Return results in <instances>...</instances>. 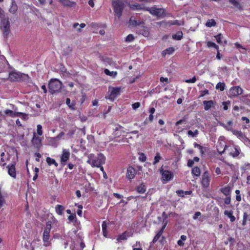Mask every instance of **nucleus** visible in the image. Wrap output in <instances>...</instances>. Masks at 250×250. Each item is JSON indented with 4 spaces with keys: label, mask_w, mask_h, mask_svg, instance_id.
I'll use <instances>...</instances> for the list:
<instances>
[{
    "label": "nucleus",
    "mask_w": 250,
    "mask_h": 250,
    "mask_svg": "<svg viewBox=\"0 0 250 250\" xmlns=\"http://www.w3.org/2000/svg\"><path fill=\"white\" fill-rule=\"evenodd\" d=\"M28 134V129L24 125H22L18 120H17V141L19 142L22 146H26Z\"/></svg>",
    "instance_id": "obj_1"
},
{
    "label": "nucleus",
    "mask_w": 250,
    "mask_h": 250,
    "mask_svg": "<svg viewBox=\"0 0 250 250\" xmlns=\"http://www.w3.org/2000/svg\"><path fill=\"white\" fill-rule=\"evenodd\" d=\"M128 5V2L125 0H113L112 6L115 15L120 18L124 9ZM129 7L131 9H138V5L137 4H128Z\"/></svg>",
    "instance_id": "obj_2"
},
{
    "label": "nucleus",
    "mask_w": 250,
    "mask_h": 250,
    "mask_svg": "<svg viewBox=\"0 0 250 250\" xmlns=\"http://www.w3.org/2000/svg\"><path fill=\"white\" fill-rule=\"evenodd\" d=\"M87 158V163L92 167H100L105 162V156L101 153L98 154L97 156L93 154H89L88 155Z\"/></svg>",
    "instance_id": "obj_3"
},
{
    "label": "nucleus",
    "mask_w": 250,
    "mask_h": 250,
    "mask_svg": "<svg viewBox=\"0 0 250 250\" xmlns=\"http://www.w3.org/2000/svg\"><path fill=\"white\" fill-rule=\"evenodd\" d=\"M62 82L58 80H51L48 84L49 92L52 94L59 92L62 88Z\"/></svg>",
    "instance_id": "obj_4"
},
{
    "label": "nucleus",
    "mask_w": 250,
    "mask_h": 250,
    "mask_svg": "<svg viewBox=\"0 0 250 250\" xmlns=\"http://www.w3.org/2000/svg\"><path fill=\"white\" fill-rule=\"evenodd\" d=\"M51 228V224L49 222L46 223V228L43 233V241L44 243L43 245L47 247L49 245V240L50 238L49 233Z\"/></svg>",
    "instance_id": "obj_5"
},
{
    "label": "nucleus",
    "mask_w": 250,
    "mask_h": 250,
    "mask_svg": "<svg viewBox=\"0 0 250 250\" xmlns=\"http://www.w3.org/2000/svg\"><path fill=\"white\" fill-rule=\"evenodd\" d=\"M121 91V87H112L110 86L108 88V92L110 94L108 97V99L113 101L118 96H119Z\"/></svg>",
    "instance_id": "obj_6"
},
{
    "label": "nucleus",
    "mask_w": 250,
    "mask_h": 250,
    "mask_svg": "<svg viewBox=\"0 0 250 250\" xmlns=\"http://www.w3.org/2000/svg\"><path fill=\"white\" fill-rule=\"evenodd\" d=\"M211 180V176L208 171L203 173L201 179V183L202 186L204 188H207L209 187Z\"/></svg>",
    "instance_id": "obj_7"
},
{
    "label": "nucleus",
    "mask_w": 250,
    "mask_h": 250,
    "mask_svg": "<svg viewBox=\"0 0 250 250\" xmlns=\"http://www.w3.org/2000/svg\"><path fill=\"white\" fill-rule=\"evenodd\" d=\"M1 19L0 28L2 32L3 35L4 36H7L9 32L10 29L9 21L7 19H3V18Z\"/></svg>",
    "instance_id": "obj_8"
},
{
    "label": "nucleus",
    "mask_w": 250,
    "mask_h": 250,
    "mask_svg": "<svg viewBox=\"0 0 250 250\" xmlns=\"http://www.w3.org/2000/svg\"><path fill=\"white\" fill-rule=\"evenodd\" d=\"M42 138L37 136V134L34 133L31 140V144L33 146L38 150H40L42 146Z\"/></svg>",
    "instance_id": "obj_9"
},
{
    "label": "nucleus",
    "mask_w": 250,
    "mask_h": 250,
    "mask_svg": "<svg viewBox=\"0 0 250 250\" xmlns=\"http://www.w3.org/2000/svg\"><path fill=\"white\" fill-rule=\"evenodd\" d=\"M228 150L229 151V154L230 156L233 157H237L239 155L240 152V149L239 148L235 146H225L224 150L220 153H223L225 151Z\"/></svg>",
    "instance_id": "obj_10"
},
{
    "label": "nucleus",
    "mask_w": 250,
    "mask_h": 250,
    "mask_svg": "<svg viewBox=\"0 0 250 250\" xmlns=\"http://www.w3.org/2000/svg\"><path fill=\"white\" fill-rule=\"evenodd\" d=\"M147 10L151 14L157 17H162L164 14V10L163 8L153 7L149 8Z\"/></svg>",
    "instance_id": "obj_11"
},
{
    "label": "nucleus",
    "mask_w": 250,
    "mask_h": 250,
    "mask_svg": "<svg viewBox=\"0 0 250 250\" xmlns=\"http://www.w3.org/2000/svg\"><path fill=\"white\" fill-rule=\"evenodd\" d=\"M70 151L68 149H63L61 156V163L63 166L66 164V162L69 160L70 157Z\"/></svg>",
    "instance_id": "obj_12"
},
{
    "label": "nucleus",
    "mask_w": 250,
    "mask_h": 250,
    "mask_svg": "<svg viewBox=\"0 0 250 250\" xmlns=\"http://www.w3.org/2000/svg\"><path fill=\"white\" fill-rule=\"evenodd\" d=\"M243 90L239 86H234L231 87L229 90V94L231 97H236L241 94Z\"/></svg>",
    "instance_id": "obj_13"
},
{
    "label": "nucleus",
    "mask_w": 250,
    "mask_h": 250,
    "mask_svg": "<svg viewBox=\"0 0 250 250\" xmlns=\"http://www.w3.org/2000/svg\"><path fill=\"white\" fill-rule=\"evenodd\" d=\"M7 67L8 64L5 57L0 56V73L4 71Z\"/></svg>",
    "instance_id": "obj_14"
},
{
    "label": "nucleus",
    "mask_w": 250,
    "mask_h": 250,
    "mask_svg": "<svg viewBox=\"0 0 250 250\" xmlns=\"http://www.w3.org/2000/svg\"><path fill=\"white\" fill-rule=\"evenodd\" d=\"M136 174V170L132 167H129L127 169L126 178L128 179H132Z\"/></svg>",
    "instance_id": "obj_15"
},
{
    "label": "nucleus",
    "mask_w": 250,
    "mask_h": 250,
    "mask_svg": "<svg viewBox=\"0 0 250 250\" xmlns=\"http://www.w3.org/2000/svg\"><path fill=\"white\" fill-rule=\"evenodd\" d=\"M8 174L14 178L16 177L15 164L12 163L7 166Z\"/></svg>",
    "instance_id": "obj_16"
},
{
    "label": "nucleus",
    "mask_w": 250,
    "mask_h": 250,
    "mask_svg": "<svg viewBox=\"0 0 250 250\" xmlns=\"http://www.w3.org/2000/svg\"><path fill=\"white\" fill-rule=\"evenodd\" d=\"M60 2L65 6L69 7H74L76 5V2L70 1L69 0H59Z\"/></svg>",
    "instance_id": "obj_17"
},
{
    "label": "nucleus",
    "mask_w": 250,
    "mask_h": 250,
    "mask_svg": "<svg viewBox=\"0 0 250 250\" xmlns=\"http://www.w3.org/2000/svg\"><path fill=\"white\" fill-rule=\"evenodd\" d=\"M172 175L170 171L165 170L162 173V178L164 180L169 181L172 178Z\"/></svg>",
    "instance_id": "obj_18"
},
{
    "label": "nucleus",
    "mask_w": 250,
    "mask_h": 250,
    "mask_svg": "<svg viewBox=\"0 0 250 250\" xmlns=\"http://www.w3.org/2000/svg\"><path fill=\"white\" fill-rule=\"evenodd\" d=\"M28 79V76L27 74L17 72V81H25Z\"/></svg>",
    "instance_id": "obj_19"
},
{
    "label": "nucleus",
    "mask_w": 250,
    "mask_h": 250,
    "mask_svg": "<svg viewBox=\"0 0 250 250\" xmlns=\"http://www.w3.org/2000/svg\"><path fill=\"white\" fill-rule=\"evenodd\" d=\"M203 104L204 105V109L205 110H208L211 107L214 105V102L210 101H204L203 102Z\"/></svg>",
    "instance_id": "obj_20"
},
{
    "label": "nucleus",
    "mask_w": 250,
    "mask_h": 250,
    "mask_svg": "<svg viewBox=\"0 0 250 250\" xmlns=\"http://www.w3.org/2000/svg\"><path fill=\"white\" fill-rule=\"evenodd\" d=\"M224 214L228 217L230 219V221L231 222H233L235 220V217L233 215V211L231 210L229 211L227 210H225Z\"/></svg>",
    "instance_id": "obj_21"
},
{
    "label": "nucleus",
    "mask_w": 250,
    "mask_h": 250,
    "mask_svg": "<svg viewBox=\"0 0 250 250\" xmlns=\"http://www.w3.org/2000/svg\"><path fill=\"white\" fill-rule=\"evenodd\" d=\"M221 125L229 131H231L233 130L232 129L233 122L231 121H228L226 124H225L223 123L221 124Z\"/></svg>",
    "instance_id": "obj_22"
},
{
    "label": "nucleus",
    "mask_w": 250,
    "mask_h": 250,
    "mask_svg": "<svg viewBox=\"0 0 250 250\" xmlns=\"http://www.w3.org/2000/svg\"><path fill=\"white\" fill-rule=\"evenodd\" d=\"M48 141L49 145H51L55 147H57L58 145V142L57 141L56 138H54V137L48 138Z\"/></svg>",
    "instance_id": "obj_23"
},
{
    "label": "nucleus",
    "mask_w": 250,
    "mask_h": 250,
    "mask_svg": "<svg viewBox=\"0 0 250 250\" xmlns=\"http://www.w3.org/2000/svg\"><path fill=\"white\" fill-rule=\"evenodd\" d=\"M191 173L196 177H199L201 174V169L198 167H194L191 171Z\"/></svg>",
    "instance_id": "obj_24"
},
{
    "label": "nucleus",
    "mask_w": 250,
    "mask_h": 250,
    "mask_svg": "<svg viewBox=\"0 0 250 250\" xmlns=\"http://www.w3.org/2000/svg\"><path fill=\"white\" fill-rule=\"evenodd\" d=\"M230 188L229 186L224 187L221 189V192L226 196H230Z\"/></svg>",
    "instance_id": "obj_25"
},
{
    "label": "nucleus",
    "mask_w": 250,
    "mask_h": 250,
    "mask_svg": "<svg viewBox=\"0 0 250 250\" xmlns=\"http://www.w3.org/2000/svg\"><path fill=\"white\" fill-rule=\"evenodd\" d=\"M229 2L235 7L239 9H241L242 8V5L239 1L237 0H229Z\"/></svg>",
    "instance_id": "obj_26"
},
{
    "label": "nucleus",
    "mask_w": 250,
    "mask_h": 250,
    "mask_svg": "<svg viewBox=\"0 0 250 250\" xmlns=\"http://www.w3.org/2000/svg\"><path fill=\"white\" fill-rule=\"evenodd\" d=\"M247 221H250V213L248 214L245 212L243 214L242 225L245 226Z\"/></svg>",
    "instance_id": "obj_27"
},
{
    "label": "nucleus",
    "mask_w": 250,
    "mask_h": 250,
    "mask_svg": "<svg viewBox=\"0 0 250 250\" xmlns=\"http://www.w3.org/2000/svg\"><path fill=\"white\" fill-rule=\"evenodd\" d=\"M136 190L139 193H144L146 191V187L143 184H142L137 187Z\"/></svg>",
    "instance_id": "obj_28"
},
{
    "label": "nucleus",
    "mask_w": 250,
    "mask_h": 250,
    "mask_svg": "<svg viewBox=\"0 0 250 250\" xmlns=\"http://www.w3.org/2000/svg\"><path fill=\"white\" fill-rule=\"evenodd\" d=\"M105 74L107 75L110 76L112 78H115L117 75V71H110L108 69H105L104 71Z\"/></svg>",
    "instance_id": "obj_29"
},
{
    "label": "nucleus",
    "mask_w": 250,
    "mask_h": 250,
    "mask_svg": "<svg viewBox=\"0 0 250 250\" xmlns=\"http://www.w3.org/2000/svg\"><path fill=\"white\" fill-rule=\"evenodd\" d=\"M183 37V33L181 31L177 32L175 34L172 35L174 40H180Z\"/></svg>",
    "instance_id": "obj_30"
},
{
    "label": "nucleus",
    "mask_w": 250,
    "mask_h": 250,
    "mask_svg": "<svg viewBox=\"0 0 250 250\" xmlns=\"http://www.w3.org/2000/svg\"><path fill=\"white\" fill-rule=\"evenodd\" d=\"M199 134V131L197 129H195L194 131L189 130L188 131V135L193 138L196 137Z\"/></svg>",
    "instance_id": "obj_31"
},
{
    "label": "nucleus",
    "mask_w": 250,
    "mask_h": 250,
    "mask_svg": "<svg viewBox=\"0 0 250 250\" xmlns=\"http://www.w3.org/2000/svg\"><path fill=\"white\" fill-rule=\"evenodd\" d=\"M64 209V207L60 205H57L55 208L56 212L59 215H61L62 214Z\"/></svg>",
    "instance_id": "obj_32"
},
{
    "label": "nucleus",
    "mask_w": 250,
    "mask_h": 250,
    "mask_svg": "<svg viewBox=\"0 0 250 250\" xmlns=\"http://www.w3.org/2000/svg\"><path fill=\"white\" fill-rule=\"evenodd\" d=\"M165 227V225L163 226V227L162 228L161 230L154 237V238L153 240V242H156L159 239V238L160 237V236L162 234V233L163 232V229H164Z\"/></svg>",
    "instance_id": "obj_33"
},
{
    "label": "nucleus",
    "mask_w": 250,
    "mask_h": 250,
    "mask_svg": "<svg viewBox=\"0 0 250 250\" xmlns=\"http://www.w3.org/2000/svg\"><path fill=\"white\" fill-rule=\"evenodd\" d=\"M225 83H218L216 85V89L220 91H223L225 89Z\"/></svg>",
    "instance_id": "obj_34"
},
{
    "label": "nucleus",
    "mask_w": 250,
    "mask_h": 250,
    "mask_svg": "<svg viewBox=\"0 0 250 250\" xmlns=\"http://www.w3.org/2000/svg\"><path fill=\"white\" fill-rule=\"evenodd\" d=\"M206 25L209 27L215 26L216 25V22L213 19L209 20L206 22Z\"/></svg>",
    "instance_id": "obj_35"
},
{
    "label": "nucleus",
    "mask_w": 250,
    "mask_h": 250,
    "mask_svg": "<svg viewBox=\"0 0 250 250\" xmlns=\"http://www.w3.org/2000/svg\"><path fill=\"white\" fill-rule=\"evenodd\" d=\"M162 159V157L160 155V154L158 152L156 153V156L154 157V160L153 162V165H156L157 163H158L160 160Z\"/></svg>",
    "instance_id": "obj_36"
},
{
    "label": "nucleus",
    "mask_w": 250,
    "mask_h": 250,
    "mask_svg": "<svg viewBox=\"0 0 250 250\" xmlns=\"http://www.w3.org/2000/svg\"><path fill=\"white\" fill-rule=\"evenodd\" d=\"M46 162L49 165L54 164L56 167L58 166V163L56 162V161L50 157H47L46 158Z\"/></svg>",
    "instance_id": "obj_37"
},
{
    "label": "nucleus",
    "mask_w": 250,
    "mask_h": 250,
    "mask_svg": "<svg viewBox=\"0 0 250 250\" xmlns=\"http://www.w3.org/2000/svg\"><path fill=\"white\" fill-rule=\"evenodd\" d=\"M187 239V236L185 235H182L180 239L178 241V244L180 246H183L184 245V241Z\"/></svg>",
    "instance_id": "obj_38"
},
{
    "label": "nucleus",
    "mask_w": 250,
    "mask_h": 250,
    "mask_svg": "<svg viewBox=\"0 0 250 250\" xmlns=\"http://www.w3.org/2000/svg\"><path fill=\"white\" fill-rule=\"evenodd\" d=\"M128 237V235L125 233H123L122 235L118 236L117 240L118 241L120 242L122 240H126Z\"/></svg>",
    "instance_id": "obj_39"
},
{
    "label": "nucleus",
    "mask_w": 250,
    "mask_h": 250,
    "mask_svg": "<svg viewBox=\"0 0 250 250\" xmlns=\"http://www.w3.org/2000/svg\"><path fill=\"white\" fill-rule=\"evenodd\" d=\"M129 23L130 25L133 26H136L138 24L137 21L133 17L130 18V19L129 20Z\"/></svg>",
    "instance_id": "obj_40"
},
{
    "label": "nucleus",
    "mask_w": 250,
    "mask_h": 250,
    "mask_svg": "<svg viewBox=\"0 0 250 250\" xmlns=\"http://www.w3.org/2000/svg\"><path fill=\"white\" fill-rule=\"evenodd\" d=\"M174 50L172 47L168 48L163 52V55H165L167 54L169 55L171 54L174 52Z\"/></svg>",
    "instance_id": "obj_41"
},
{
    "label": "nucleus",
    "mask_w": 250,
    "mask_h": 250,
    "mask_svg": "<svg viewBox=\"0 0 250 250\" xmlns=\"http://www.w3.org/2000/svg\"><path fill=\"white\" fill-rule=\"evenodd\" d=\"M37 133L39 136H42L43 134L42 126L41 125H38L37 126Z\"/></svg>",
    "instance_id": "obj_42"
},
{
    "label": "nucleus",
    "mask_w": 250,
    "mask_h": 250,
    "mask_svg": "<svg viewBox=\"0 0 250 250\" xmlns=\"http://www.w3.org/2000/svg\"><path fill=\"white\" fill-rule=\"evenodd\" d=\"M207 46L208 47H214L217 50H218V49H219V47L218 45H217L215 43H214V42H210V41H208L207 42Z\"/></svg>",
    "instance_id": "obj_43"
},
{
    "label": "nucleus",
    "mask_w": 250,
    "mask_h": 250,
    "mask_svg": "<svg viewBox=\"0 0 250 250\" xmlns=\"http://www.w3.org/2000/svg\"><path fill=\"white\" fill-rule=\"evenodd\" d=\"M215 38L216 40L217 43H218L220 44H222L223 42H222V39L223 38V36L221 34L215 36Z\"/></svg>",
    "instance_id": "obj_44"
},
{
    "label": "nucleus",
    "mask_w": 250,
    "mask_h": 250,
    "mask_svg": "<svg viewBox=\"0 0 250 250\" xmlns=\"http://www.w3.org/2000/svg\"><path fill=\"white\" fill-rule=\"evenodd\" d=\"M8 79L11 81H15L16 80V73L13 72L10 73Z\"/></svg>",
    "instance_id": "obj_45"
},
{
    "label": "nucleus",
    "mask_w": 250,
    "mask_h": 250,
    "mask_svg": "<svg viewBox=\"0 0 250 250\" xmlns=\"http://www.w3.org/2000/svg\"><path fill=\"white\" fill-rule=\"evenodd\" d=\"M106 227L107 225L105 222H103L102 224V229L103 231V233L104 236H106Z\"/></svg>",
    "instance_id": "obj_46"
},
{
    "label": "nucleus",
    "mask_w": 250,
    "mask_h": 250,
    "mask_svg": "<svg viewBox=\"0 0 250 250\" xmlns=\"http://www.w3.org/2000/svg\"><path fill=\"white\" fill-rule=\"evenodd\" d=\"M232 132L235 135H236L238 137H242L243 134L241 131L237 130H232Z\"/></svg>",
    "instance_id": "obj_47"
},
{
    "label": "nucleus",
    "mask_w": 250,
    "mask_h": 250,
    "mask_svg": "<svg viewBox=\"0 0 250 250\" xmlns=\"http://www.w3.org/2000/svg\"><path fill=\"white\" fill-rule=\"evenodd\" d=\"M4 113L6 115L11 116V117H13L14 115V113L13 111L11 110H5L4 111Z\"/></svg>",
    "instance_id": "obj_48"
},
{
    "label": "nucleus",
    "mask_w": 250,
    "mask_h": 250,
    "mask_svg": "<svg viewBox=\"0 0 250 250\" xmlns=\"http://www.w3.org/2000/svg\"><path fill=\"white\" fill-rule=\"evenodd\" d=\"M73 27L75 28L77 32H81V28L79 27V24L78 23H74L73 25Z\"/></svg>",
    "instance_id": "obj_49"
},
{
    "label": "nucleus",
    "mask_w": 250,
    "mask_h": 250,
    "mask_svg": "<svg viewBox=\"0 0 250 250\" xmlns=\"http://www.w3.org/2000/svg\"><path fill=\"white\" fill-rule=\"evenodd\" d=\"M17 116H21L24 120H26L27 118V115L26 114L19 112H17Z\"/></svg>",
    "instance_id": "obj_50"
},
{
    "label": "nucleus",
    "mask_w": 250,
    "mask_h": 250,
    "mask_svg": "<svg viewBox=\"0 0 250 250\" xmlns=\"http://www.w3.org/2000/svg\"><path fill=\"white\" fill-rule=\"evenodd\" d=\"M9 11L13 14L16 12V5L14 3V2H12V5L9 9Z\"/></svg>",
    "instance_id": "obj_51"
},
{
    "label": "nucleus",
    "mask_w": 250,
    "mask_h": 250,
    "mask_svg": "<svg viewBox=\"0 0 250 250\" xmlns=\"http://www.w3.org/2000/svg\"><path fill=\"white\" fill-rule=\"evenodd\" d=\"M196 81V78L194 76L192 79H187L185 81L186 83H194Z\"/></svg>",
    "instance_id": "obj_52"
},
{
    "label": "nucleus",
    "mask_w": 250,
    "mask_h": 250,
    "mask_svg": "<svg viewBox=\"0 0 250 250\" xmlns=\"http://www.w3.org/2000/svg\"><path fill=\"white\" fill-rule=\"evenodd\" d=\"M134 38L132 34L128 35L126 38V42H132L134 40Z\"/></svg>",
    "instance_id": "obj_53"
},
{
    "label": "nucleus",
    "mask_w": 250,
    "mask_h": 250,
    "mask_svg": "<svg viewBox=\"0 0 250 250\" xmlns=\"http://www.w3.org/2000/svg\"><path fill=\"white\" fill-rule=\"evenodd\" d=\"M224 203L226 205H229L230 203V196H226L224 199Z\"/></svg>",
    "instance_id": "obj_54"
},
{
    "label": "nucleus",
    "mask_w": 250,
    "mask_h": 250,
    "mask_svg": "<svg viewBox=\"0 0 250 250\" xmlns=\"http://www.w3.org/2000/svg\"><path fill=\"white\" fill-rule=\"evenodd\" d=\"M140 106V103L139 102L135 103L132 105V107L133 109H136L139 108Z\"/></svg>",
    "instance_id": "obj_55"
},
{
    "label": "nucleus",
    "mask_w": 250,
    "mask_h": 250,
    "mask_svg": "<svg viewBox=\"0 0 250 250\" xmlns=\"http://www.w3.org/2000/svg\"><path fill=\"white\" fill-rule=\"evenodd\" d=\"M139 160L142 162H145L146 160V157L144 154H141L139 157Z\"/></svg>",
    "instance_id": "obj_56"
},
{
    "label": "nucleus",
    "mask_w": 250,
    "mask_h": 250,
    "mask_svg": "<svg viewBox=\"0 0 250 250\" xmlns=\"http://www.w3.org/2000/svg\"><path fill=\"white\" fill-rule=\"evenodd\" d=\"M66 104L69 106L70 108H73L74 105L71 104L70 99L69 98H67L66 100Z\"/></svg>",
    "instance_id": "obj_57"
},
{
    "label": "nucleus",
    "mask_w": 250,
    "mask_h": 250,
    "mask_svg": "<svg viewBox=\"0 0 250 250\" xmlns=\"http://www.w3.org/2000/svg\"><path fill=\"white\" fill-rule=\"evenodd\" d=\"M201 213L199 211H197L195 213L194 215L193 216V219L196 220L198 219V217L201 215Z\"/></svg>",
    "instance_id": "obj_58"
},
{
    "label": "nucleus",
    "mask_w": 250,
    "mask_h": 250,
    "mask_svg": "<svg viewBox=\"0 0 250 250\" xmlns=\"http://www.w3.org/2000/svg\"><path fill=\"white\" fill-rule=\"evenodd\" d=\"M79 209L77 210V213L79 216H81L82 215V206L81 205H79Z\"/></svg>",
    "instance_id": "obj_59"
},
{
    "label": "nucleus",
    "mask_w": 250,
    "mask_h": 250,
    "mask_svg": "<svg viewBox=\"0 0 250 250\" xmlns=\"http://www.w3.org/2000/svg\"><path fill=\"white\" fill-rule=\"evenodd\" d=\"M194 161L192 160H189L188 162V166L189 167H192L194 165Z\"/></svg>",
    "instance_id": "obj_60"
},
{
    "label": "nucleus",
    "mask_w": 250,
    "mask_h": 250,
    "mask_svg": "<svg viewBox=\"0 0 250 250\" xmlns=\"http://www.w3.org/2000/svg\"><path fill=\"white\" fill-rule=\"evenodd\" d=\"M229 102H223V108L224 110H227L228 109V104H229Z\"/></svg>",
    "instance_id": "obj_61"
},
{
    "label": "nucleus",
    "mask_w": 250,
    "mask_h": 250,
    "mask_svg": "<svg viewBox=\"0 0 250 250\" xmlns=\"http://www.w3.org/2000/svg\"><path fill=\"white\" fill-rule=\"evenodd\" d=\"M176 192L180 196L183 197L184 196L185 193L183 190H177Z\"/></svg>",
    "instance_id": "obj_62"
},
{
    "label": "nucleus",
    "mask_w": 250,
    "mask_h": 250,
    "mask_svg": "<svg viewBox=\"0 0 250 250\" xmlns=\"http://www.w3.org/2000/svg\"><path fill=\"white\" fill-rule=\"evenodd\" d=\"M35 155L36 156V160L37 162H39L40 161V158L41 157V155L39 153H36Z\"/></svg>",
    "instance_id": "obj_63"
},
{
    "label": "nucleus",
    "mask_w": 250,
    "mask_h": 250,
    "mask_svg": "<svg viewBox=\"0 0 250 250\" xmlns=\"http://www.w3.org/2000/svg\"><path fill=\"white\" fill-rule=\"evenodd\" d=\"M215 173H216L217 175H219L221 173V170L219 167L216 168Z\"/></svg>",
    "instance_id": "obj_64"
}]
</instances>
